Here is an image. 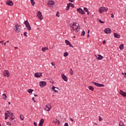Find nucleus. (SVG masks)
Returning a JSON list of instances; mask_svg holds the SVG:
<instances>
[{
	"mask_svg": "<svg viewBox=\"0 0 126 126\" xmlns=\"http://www.w3.org/2000/svg\"><path fill=\"white\" fill-rule=\"evenodd\" d=\"M71 27L74 31H77V32L80 31V26L76 22L73 23Z\"/></svg>",
	"mask_w": 126,
	"mask_h": 126,
	"instance_id": "1",
	"label": "nucleus"
},
{
	"mask_svg": "<svg viewBox=\"0 0 126 126\" xmlns=\"http://www.w3.org/2000/svg\"><path fill=\"white\" fill-rule=\"evenodd\" d=\"M108 10V8L105 7H100L99 8V13H103V12H105V11H107Z\"/></svg>",
	"mask_w": 126,
	"mask_h": 126,
	"instance_id": "2",
	"label": "nucleus"
},
{
	"mask_svg": "<svg viewBox=\"0 0 126 126\" xmlns=\"http://www.w3.org/2000/svg\"><path fill=\"white\" fill-rule=\"evenodd\" d=\"M24 24L26 25L27 29L29 30V31H30V30H31V26H30V24H29V22H28V21H25L24 22Z\"/></svg>",
	"mask_w": 126,
	"mask_h": 126,
	"instance_id": "3",
	"label": "nucleus"
},
{
	"mask_svg": "<svg viewBox=\"0 0 126 126\" xmlns=\"http://www.w3.org/2000/svg\"><path fill=\"white\" fill-rule=\"evenodd\" d=\"M47 4L49 7H53L55 5V1L53 0H49L47 2Z\"/></svg>",
	"mask_w": 126,
	"mask_h": 126,
	"instance_id": "4",
	"label": "nucleus"
},
{
	"mask_svg": "<svg viewBox=\"0 0 126 126\" xmlns=\"http://www.w3.org/2000/svg\"><path fill=\"white\" fill-rule=\"evenodd\" d=\"M93 84H94L95 86H97V87H104L105 85L103 84H100L99 83L95 82H92Z\"/></svg>",
	"mask_w": 126,
	"mask_h": 126,
	"instance_id": "5",
	"label": "nucleus"
},
{
	"mask_svg": "<svg viewBox=\"0 0 126 126\" xmlns=\"http://www.w3.org/2000/svg\"><path fill=\"white\" fill-rule=\"evenodd\" d=\"M36 16L38 17V19H40V20H42L43 18V15H42V13L40 11H37Z\"/></svg>",
	"mask_w": 126,
	"mask_h": 126,
	"instance_id": "6",
	"label": "nucleus"
},
{
	"mask_svg": "<svg viewBox=\"0 0 126 126\" xmlns=\"http://www.w3.org/2000/svg\"><path fill=\"white\" fill-rule=\"evenodd\" d=\"M3 74L4 76L6 77H9V76H10L9 75V71L7 70H5L4 71H3Z\"/></svg>",
	"mask_w": 126,
	"mask_h": 126,
	"instance_id": "7",
	"label": "nucleus"
},
{
	"mask_svg": "<svg viewBox=\"0 0 126 126\" xmlns=\"http://www.w3.org/2000/svg\"><path fill=\"white\" fill-rule=\"evenodd\" d=\"M47 85V83L45 81H40L39 82V86L41 88H43V87H45Z\"/></svg>",
	"mask_w": 126,
	"mask_h": 126,
	"instance_id": "8",
	"label": "nucleus"
},
{
	"mask_svg": "<svg viewBox=\"0 0 126 126\" xmlns=\"http://www.w3.org/2000/svg\"><path fill=\"white\" fill-rule=\"evenodd\" d=\"M6 4L9 6H12V5H13V2H12L11 0H7Z\"/></svg>",
	"mask_w": 126,
	"mask_h": 126,
	"instance_id": "9",
	"label": "nucleus"
},
{
	"mask_svg": "<svg viewBox=\"0 0 126 126\" xmlns=\"http://www.w3.org/2000/svg\"><path fill=\"white\" fill-rule=\"evenodd\" d=\"M19 27H20V25H19L18 24L15 25V28H16V32H18V33L19 32H20V28H19Z\"/></svg>",
	"mask_w": 126,
	"mask_h": 126,
	"instance_id": "10",
	"label": "nucleus"
},
{
	"mask_svg": "<svg viewBox=\"0 0 126 126\" xmlns=\"http://www.w3.org/2000/svg\"><path fill=\"white\" fill-rule=\"evenodd\" d=\"M77 11L80 13V14H85L84 10L81 9V8H77Z\"/></svg>",
	"mask_w": 126,
	"mask_h": 126,
	"instance_id": "11",
	"label": "nucleus"
},
{
	"mask_svg": "<svg viewBox=\"0 0 126 126\" xmlns=\"http://www.w3.org/2000/svg\"><path fill=\"white\" fill-rule=\"evenodd\" d=\"M111 31H112L111 30V29H110V28H106V29H105L104 30V32L106 34H110Z\"/></svg>",
	"mask_w": 126,
	"mask_h": 126,
	"instance_id": "12",
	"label": "nucleus"
},
{
	"mask_svg": "<svg viewBox=\"0 0 126 126\" xmlns=\"http://www.w3.org/2000/svg\"><path fill=\"white\" fill-rule=\"evenodd\" d=\"M43 74V73L42 72H37L34 74L35 77L39 78L41 77L42 76V75Z\"/></svg>",
	"mask_w": 126,
	"mask_h": 126,
	"instance_id": "13",
	"label": "nucleus"
},
{
	"mask_svg": "<svg viewBox=\"0 0 126 126\" xmlns=\"http://www.w3.org/2000/svg\"><path fill=\"white\" fill-rule=\"evenodd\" d=\"M44 109L46 110V111H47V112L49 111L50 110H51V105L49 104H46Z\"/></svg>",
	"mask_w": 126,
	"mask_h": 126,
	"instance_id": "14",
	"label": "nucleus"
},
{
	"mask_svg": "<svg viewBox=\"0 0 126 126\" xmlns=\"http://www.w3.org/2000/svg\"><path fill=\"white\" fill-rule=\"evenodd\" d=\"M62 79H63L64 81L67 82V80H68L67 77H66V76H65L64 74H62Z\"/></svg>",
	"mask_w": 126,
	"mask_h": 126,
	"instance_id": "15",
	"label": "nucleus"
},
{
	"mask_svg": "<svg viewBox=\"0 0 126 126\" xmlns=\"http://www.w3.org/2000/svg\"><path fill=\"white\" fill-rule=\"evenodd\" d=\"M52 90L56 93H58L59 92V88L55 87V86H53L52 88Z\"/></svg>",
	"mask_w": 126,
	"mask_h": 126,
	"instance_id": "16",
	"label": "nucleus"
},
{
	"mask_svg": "<svg viewBox=\"0 0 126 126\" xmlns=\"http://www.w3.org/2000/svg\"><path fill=\"white\" fill-rule=\"evenodd\" d=\"M120 94L123 97H126V93L124 92L123 90H120Z\"/></svg>",
	"mask_w": 126,
	"mask_h": 126,
	"instance_id": "17",
	"label": "nucleus"
},
{
	"mask_svg": "<svg viewBox=\"0 0 126 126\" xmlns=\"http://www.w3.org/2000/svg\"><path fill=\"white\" fill-rule=\"evenodd\" d=\"M97 60H98L99 61H101V60H103L104 57L101 55H98L97 56H96Z\"/></svg>",
	"mask_w": 126,
	"mask_h": 126,
	"instance_id": "18",
	"label": "nucleus"
},
{
	"mask_svg": "<svg viewBox=\"0 0 126 126\" xmlns=\"http://www.w3.org/2000/svg\"><path fill=\"white\" fill-rule=\"evenodd\" d=\"M115 38H117V39H120L121 38V35L119 33H114Z\"/></svg>",
	"mask_w": 126,
	"mask_h": 126,
	"instance_id": "19",
	"label": "nucleus"
},
{
	"mask_svg": "<svg viewBox=\"0 0 126 126\" xmlns=\"http://www.w3.org/2000/svg\"><path fill=\"white\" fill-rule=\"evenodd\" d=\"M33 91H34V90H32V89H29L28 90V93H29V94H32V92H33Z\"/></svg>",
	"mask_w": 126,
	"mask_h": 126,
	"instance_id": "20",
	"label": "nucleus"
},
{
	"mask_svg": "<svg viewBox=\"0 0 126 126\" xmlns=\"http://www.w3.org/2000/svg\"><path fill=\"white\" fill-rule=\"evenodd\" d=\"M47 50H48V47H43L41 51H42V52H46V51H47Z\"/></svg>",
	"mask_w": 126,
	"mask_h": 126,
	"instance_id": "21",
	"label": "nucleus"
},
{
	"mask_svg": "<svg viewBox=\"0 0 126 126\" xmlns=\"http://www.w3.org/2000/svg\"><path fill=\"white\" fill-rule=\"evenodd\" d=\"M89 89L91 91H94V88L92 87V86H90L89 87Z\"/></svg>",
	"mask_w": 126,
	"mask_h": 126,
	"instance_id": "22",
	"label": "nucleus"
},
{
	"mask_svg": "<svg viewBox=\"0 0 126 126\" xmlns=\"http://www.w3.org/2000/svg\"><path fill=\"white\" fill-rule=\"evenodd\" d=\"M84 10L85 11H86V12H87V14H88V15L89 14V10H88V9H87V8H86V7H84Z\"/></svg>",
	"mask_w": 126,
	"mask_h": 126,
	"instance_id": "23",
	"label": "nucleus"
},
{
	"mask_svg": "<svg viewBox=\"0 0 126 126\" xmlns=\"http://www.w3.org/2000/svg\"><path fill=\"white\" fill-rule=\"evenodd\" d=\"M6 98H7L6 94H2V99H4V100H6Z\"/></svg>",
	"mask_w": 126,
	"mask_h": 126,
	"instance_id": "24",
	"label": "nucleus"
},
{
	"mask_svg": "<svg viewBox=\"0 0 126 126\" xmlns=\"http://www.w3.org/2000/svg\"><path fill=\"white\" fill-rule=\"evenodd\" d=\"M4 116H5V120H7V119H8V114H7V113L5 112V114H4Z\"/></svg>",
	"mask_w": 126,
	"mask_h": 126,
	"instance_id": "25",
	"label": "nucleus"
},
{
	"mask_svg": "<svg viewBox=\"0 0 126 126\" xmlns=\"http://www.w3.org/2000/svg\"><path fill=\"white\" fill-rule=\"evenodd\" d=\"M44 121H45V120H44V119H41L40 120L39 124H40V125H43V124H44Z\"/></svg>",
	"mask_w": 126,
	"mask_h": 126,
	"instance_id": "26",
	"label": "nucleus"
},
{
	"mask_svg": "<svg viewBox=\"0 0 126 126\" xmlns=\"http://www.w3.org/2000/svg\"><path fill=\"white\" fill-rule=\"evenodd\" d=\"M119 48L120 50H124V44H121L119 46Z\"/></svg>",
	"mask_w": 126,
	"mask_h": 126,
	"instance_id": "27",
	"label": "nucleus"
},
{
	"mask_svg": "<svg viewBox=\"0 0 126 126\" xmlns=\"http://www.w3.org/2000/svg\"><path fill=\"white\" fill-rule=\"evenodd\" d=\"M68 56V53L67 52H65L63 53V57H67Z\"/></svg>",
	"mask_w": 126,
	"mask_h": 126,
	"instance_id": "28",
	"label": "nucleus"
},
{
	"mask_svg": "<svg viewBox=\"0 0 126 126\" xmlns=\"http://www.w3.org/2000/svg\"><path fill=\"white\" fill-rule=\"evenodd\" d=\"M68 4H69V6H70L72 8H73L74 7V4H73L71 3H68Z\"/></svg>",
	"mask_w": 126,
	"mask_h": 126,
	"instance_id": "29",
	"label": "nucleus"
},
{
	"mask_svg": "<svg viewBox=\"0 0 126 126\" xmlns=\"http://www.w3.org/2000/svg\"><path fill=\"white\" fill-rule=\"evenodd\" d=\"M31 0L32 5V6H33V5H35V1H34V0Z\"/></svg>",
	"mask_w": 126,
	"mask_h": 126,
	"instance_id": "30",
	"label": "nucleus"
},
{
	"mask_svg": "<svg viewBox=\"0 0 126 126\" xmlns=\"http://www.w3.org/2000/svg\"><path fill=\"white\" fill-rule=\"evenodd\" d=\"M69 73L71 75H73V71L72 70V68H70V70L69 71Z\"/></svg>",
	"mask_w": 126,
	"mask_h": 126,
	"instance_id": "31",
	"label": "nucleus"
},
{
	"mask_svg": "<svg viewBox=\"0 0 126 126\" xmlns=\"http://www.w3.org/2000/svg\"><path fill=\"white\" fill-rule=\"evenodd\" d=\"M65 43L66 45H68L70 43V42H69V41H68V40H65Z\"/></svg>",
	"mask_w": 126,
	"mask_h": 126,
	"instance_id": "32",
	"label": "nucleus"
},
{
	"mask_svg": "<svg viewBox=\"0 0 126 126\" xmlns=\"http://www.w3.org/2000/svg\"><path fill=\"white\" fill-rule=\"evenodd\" d=\"M119 126H126V125H125V124H124V123L121 122L120 123Z\"/></svg>",
	"mask_w": 126,
	"mask_h": 126,
	"instance_id": "33",
	"label": "nucleus"
},
{
	"mask_svg": "<svg viewBox=\"0 0 126 126\" xmlns=\"http://www.w3.org/2000/svg\"><path fill=\"white\" fill-rule=\"evenodd\" d=\"M98 22H99L100 23H101L102 24H104V23H105V22L101 20V19L98 20Z\"/></svg>",
	"mask_w": 126,
	"mask_h": 126,
	"instance_id": "34",
	"label": "nucleus"
},
{
	"mask_svg": "<svg viewBox=\"0 0 126 126\" xmlns=\"http://www.w3.org/2000/svg\"><path fill=\"white\" fill-rule=\"evenodd\" d=\"M69 4L68 3L67 4V6H66V10H68L69 9Z\"/></svg>",
	"mask_w": 126,
	"mask_h": 126,
	"instance_id": "35",
	"label": "nucleus"
},
{
	"mask_svg": "<svg viewBox=\"0 0 126 126\" xmlns=\"http://www.w3.org/2000/svg\"><path fill=\"white\" fill-rule=\"evenodd\" d=\"M81 35V36H85V31H83Z\"/></svg>",
	"mask_w": 126,
	"mask_h": 126,
	"instance_id": "36",
	"label": "nucleus"
},
{
	"mask_svg": "<svg viewBox=\"0 0 126 126\" xmlns=\"http://www.w3.org/2000/svg\"><path fill=\"white\" fill-rule=\"evenodd\" d=\"M20 118L22 121H23V120H24V118L23 117V116H22V115H20Z\"/></svg>",
	"mask_w": 126,
	"mask_h": 126,
	"instance_id": "37",
	"label": "nucleus"
},
{
	"mask_svg": "<svg viewBox=\"0 0 126 126\" xmlns=\"http://www.w3.org/2000/svg\"><path fill=\"white\" fill-rule=\"evenodd\" d=\"M98 118H99L98 121L99 122H101V121H103V119L102 118V117H101V116H98Z\"/></svg>",
	"mask_w": 126,
	"mask_h": 126,
	"instance_id": "38",
	"label": "nucleus"
},
{
	"mask_svg": "<svg viewBox=\"0 0 126 126\" xmlns=\"http://www.w3.org/2000/svg\"><path fill=\"white\" fill-rule=\"evenodd\" d=\"M56 16H57V17H60V13H59V11L56 13Z\"/></svg>",
	"mask_w": 126,
	"mask_h": 126,
	"instance_id": "39",
	"label": "nucleus"
},
{
	"mask_svg": "<svg viewBox=\"0 0 126 126\" xmlns=\"http://www.w3.org/2000/svg\"><path fill=\"white\" fill-rule=\"evenodd\" d=\"M24 36L27 37V32H24Z\"/></svg>",
	"mask_w": 126,
	"mask_h": 126,
	"instance_id": "40",
	"label": "nucleus"
},
{
	"mask_svg": "<svg viewBox=\"0 0 126 126\" xmlns=\"http://www.w3.org/2000/svg\"><path fill=\"white\" fill-rule=\"evenodd\" d=\"M8 116H9V117H13V113H9V115H8Z\"/></svg>",
	"mask_w": 126,
	"mask_h": 126,
	"instance_id": "41",
	"label": "nucleus"
},
{
	"mask_svg": "<svg viewBox=\"0 0 126 126\" xmlns=\"http://www.w3.org/2000/svg\"><path fill=\"white\" fill-rule=\"evenodd\" d=\"M122 75H124V77H125V78H126V73H122Z\"/></svg>",
	"mask_w": 126,
	"mask_h": 126,
	"instance_id": "42",
	"label": "nucleus"
},
{
	"mask_svg": "<svg viewBox=\"0 0 126 126\" xmlns=\"http://www.w3.org/2000/svg\"><path fill=\"white\" fill-rule=\"evenodd\" d=\"M6 125L7 126H11V123H10V122H7L6 123Z\"/></svg>",
	"mask_w": 126,
	"mask_h": 126,
	"instance_id": "43",
	"label": "nucleus"
},
{
	"mask_svg": "<svg viewBox=\"0 0 126 126\" xmlns=\"http://www.w3.org/2000/svg\"><path fill=\"white\" fill-rule=\"evenodd\" d=\"M68 46H69V47H70L71 48H73V45H72V44H71L70 43Z\"/></svg>",
	"mask_w": 126,
	"mask_h": 126,
	"instance_id": "44",
	"label": "nucleus"
},
{
	"mask_svg": "<svg viewBox=\"0 0 126 126\" xmlns=\"http://www.w3.org/2000/svg\"><path fill=\"white\" fill-rule=\"evenodd\" d=\"M51 64L53 65V66H55L56 65V63H55L54 62H52Z\"/></svg>",
	"mask_w": 126,
	"mask_h": 126,
	"instance_id": "45",
	"label": "nucleus"
},
{
	"mask_svg": "<svg viewBox=\"0 0 126 126\" xmlns=\"http://www.w3.org/2000/svg\"><path fill=\"white\" fill-rule=\"evenodd\" d=\"M32 101H33V102H34V103H36V100H35V99H34V97H33L32 98Z\"/></svg>",
	"mask_w": 126,
	"mask_h": 126,
	"instance_id": "46",
	"label": "nucleus"
},
{
	"mask_svg": "<svg viewBox=\"0 0 126 126\" xmlns=\"http://www.w3.org/2000/svg\"><path fill=\"white\" fill-rule=\"evenodd\" d=\"M64 126H68V123H65L64 124Z\"/></svg>",
	"mask_w": 126,
	"mask_h": 126,
	"instance_id": "47",
	"label": "nucleus"
},
{
	"mask_svg": "<svg viewBox=\"0 0 126 126\" xmlns=\"http://www.w3.org/2000/svg\"><path fill=\"white\" fill-rule=\"evenodd\" d=\"M56 123H57L58 125H60V121L58 120H56Z\"/></svg>",
	"mask_w": 126,
	"mask_h": 126,
	"instance_id": "48",
	"label": "nucleus"
},
{
	"mask_svg": "<svg viewBox=\"0 0 126 126\" xmlns=\"http://www.w3.org/2000/svg\"><path fill=\"white\" fill-rule=\"evenodd\" d=\"M68 1H69L70 2H73V1H74V0H68Z\"/></svg>",
	"mask_w": 126,
	"mask_h": 126,
	"instance_id": "49",
	"label": "nucleus"
},
{
	"mask_svg": "<svg viewBox=\"0 0 126 126\" xmlns=\"http://www.w3.org/2000/svg\"><path fill=\"white\" fill-rule=\"evenodd\" d=\"M115 17V16L114 15V14H111V18H114Z\"/></svg>",
	"mask_w": 126,
	"mask_h": 126,
	"instance_id": "50",
	"label": "nucleus"
},
{
	"mask_svg": "<svg viewBox=\"0 0 126 126\" xmlns=\"http://www.w3.org/2000/svg\"><path fill=\"white\" fill-rule=\"evenodd\" d=\"M34 126H37V123H36V122H34L33 123Z\"/></svg>",
	"mask_w": 126,
	"mask_h": 126,
	"instance_id": "51",
	"label": "nucleus"
},
{
	"mask_svg": "<svg viewBox=\"0 0 126 126\" xmlns=\"http://www.w3.org/2000/svg\"><path fill=\"white\" fill-rule=\"evenodd\" d=\"M9 118H10L11 120H13L14 119V118L13 117V116L12 117H10Z\"/></svg>",
	"mask_w": 126,
	"mask_h": 126,
	"instance_id": "52",
	"label": "nucleus"
},
{
	"mask_svg": "<svg viewBox=\"0 0 126 126\" xmlns=\"http://www.w3.org/2000/svg\"><path fill=\"white\" fill-rule=\"evenodd\" d=\"M2 45H4V46H6V42H5L4 43H2Z\"/></svg>",
	"mask_w": 126,
	"mask_h": 126,
	"instance_id": "53",
	"label": "nucleus"
},
{
	"mask_svg": "<svg viewBox=\"0 0 126 126\" xmlns=\"http://www.w3.org/2000/svg\"><path fill=\"white\" fill-rule=\"evenodd\" d=\"M7 114H10V111H9V110H8L7 111Z\"/></svg>",
	"mask_w": 126,
	"mask_h": 126,
	"instance_id": "54",
	"label": "nucleus"
},
{
	"mask_svg": "<svg viewBox=\"0 0 126 126\" xmlns=\"http://www.w3.org/2000/svg\"><path fill=\"white\" fill-rule=\"evenodd\" d=\"M103 44H106V41L104 40L103 42H102Z\"/></svg>",
	"mask_w": 126,
	"mask_h": 126,
	"instance_id": "55",
	"label": "nucleus"
},
{
	"mask_svg": "<svg viewBox=\"0 0 126 126\" xmlns=\"http://www.w3.org/2000/svg\"><path fill=\"white\" fill-rule=\"evenodd\" d=\"M70 120L71 122H73V119H72V118H70Z\"/></svg>",
	"mask_w": 126,
	"mask_h": 126,
	"instance_id": "56",
	"label": "nucleus"
},
{
	"mask_svg": "<svg viewBox=\"0 0 126 126\" xmlns=\"http://www.w3.org/2000/svg\"><path fill=\"white\" fill-rule=\"evenodd\" d=\"M34 97H38V94H34Z\"/></svg>",
	"mask_w": 126,
	"mask_h": 126,
	"instance_id": "57",
	"label": "nucleus"
},
{
	"mask_svg": "<svg viewBox=\"0 0 126 126\" xmlns=\"http://www.w3.org/2000/svg\"><path fill=\"white\" fill-rule=\"evenodd\" d=\"M14 48L15 49V50H16V49H18V47H15Z\"/></svg>",
	"mask_w": 126,
	"mask_h": 126,
	"instance_id": "58",
	"label": "nucleus"
},
{
	"mask_svg": "<svg viewBox=\"0 0 126 126\" xmlns=\"http://www.w3.org/2000/svg\"><path fill=\"white\" fill-rule=\"evenodd\" d=\"M39 126H43V125L39 124Z\"/></svg>",
	"mask_w": 126,
	"mask_h": 126,
	"instance_id": "59",
	"label": "nucleus"
},
{
	"mask_svg": "<svg viewBox=\"0 0 126 126\" xmlns=\"http://www.w3.org/2000/svg\"><path fill=\"white\" fill-rule=\"evenodd\" d=\"M1 43H3V41H0V44H1Z\"/></svg>",
	"mask_w": 126,
	"mask_h": 126,
	"instance_id": "60",
	"label": "nucleus"
},
{
	"mask_svg": "<svg viewBox=\"0 0 126 126\" xmlns=\"http://www.w3.org/2000/svg\"><path fill=\"white\" fill-rule=\"evenodd\" d=\"M90 32V30H88V33L89 34V32Z\"/></svg>",
	"mask_w": 126,
	"mask_h": 126,
	"instance_id": "61",
	"label": "nucleus"
},
{
	"mask_svg": "<svg viewBox=\"0 0 126 126\" xmlns=\"http://www.w3.org/2000/svg\"><path fill=\"white\" fill-rule=\"evenodd\" d=\"M9 41L8 40V41H7L5 43H9Z\"/></svg>",
	"mask_w": 126,
	"mask_h": 126,
	"instance_id": "62",
	"label": "nucleus"
},
{
	"mask_svg": "<svg viewBox=\"0 0 126 126\" xmlns=\"http://www.w3.org/2000/svg\"><path fill=\"white\" fill-rule=\"evenodd\" d=\"M8 105H10V102H8Z\"/></svg>",
	"mask_w": 126,
	"mask_h": 126,
	"instance_id": "63",
	"label": "nucleus"
},
{
	"mask_svg": "<svg viewBox=\"0 0 126 126\" xmlns=\"http://www.w3.org/2000/svg\"><path fill=\"white\" fill-rule=\"evenodd\" d=\"M87 37H89V34H88Z\"/></svg>",
	"mask_w": 126,
	"mask_h": 126,
	"instance_id": "64",
	"label": "nucleus"
}]
</instances>
